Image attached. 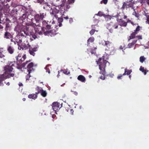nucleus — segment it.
I'll return each instance as SVG.
<instances>
[{"instance_id": "f257e3e1", "label": "nucleus", "mask_w": 149, "mask_h": 149, "mask_svg": "<svg viewBox=\"0 0 149 149\" xmlns=\"http://www.w3.org/2000/svg\"><path fill=\"white\" fill-rule=\"evenodd\" d=\"M26 30V31H24L23 33H19L16 37L18 39H16V42L18 45V49L19 50L28 49L30 46L29 44L27 38L26 36H24L23 33L26 35L30 36L32 37L33 39H32L31 38V39L32 40L35 39L37 38L32 30H30L29 28H27Z\"/></svg>"}, {"instance_id": "f03ea898", "label": "nucleus", "mask_w": 149, "mask_h": 149, "mask_svg": "<svg viewBox=\"0 0 149 149\" xmlns=\"http://www.w3.org/2000/svg\"><path fill=\"white\" fill-rule=\"evenodd\" d=\"M16 63L15 62H11L8 64L4 68L5 72L3 74L0 76V81L4 79L8 78L11 77H13L14 75L13 72V67L14 66Z\"/></svg>"}, {"instance_id": "7ed1b4c3", "label": "nucleus", "mask_w": 149, "mask_h": 149, "mask_svg": "<svg viewBox=\"0 0 149 149\" xmlns=\"http://www.w3.org/2000/svg\"><path fill=\"white\" fill-rule=\"evenodd\" d=\"M105 54L102 56V58H100L98 60L96 61L97 63L99 65V69L100 70V73L102 74L100 78L102 80H104L105 79L104 74L105 73V68L106 66V63L107 62L106 61L108 58V55H106V56Z\"/></svg>"}, {"instance_id": "20e7f679", "label": "nucleus", "mask_w": 149, "mask_h": 149, "mask_svg": "<svg viewBox=\"0 0 149 149\" xmlns=\"http://www.w3.org/2000/svg\"><path fill=\"white\" fill-rule=\"evenodd\" d=\"M50 14L51 16L53 17V21L52 23L54 24L55 21L57 19V21L59 23L58 25L59 27L62 26V24L61 22L63 21V19L62 17H58V15L59 14V11L56 8H54L50 10Z\"/></svg>"}, {"instance_id": "39448f33", "label": "nucleus", "mask_w": 149, "mask_h": 149, "mask_svg": "<svg viewBox=\"0 0 149 149\" xmlns=\"http://www.w3.org/2000/svg\"><path fill=\"white\" fill-rule=\"evenodd\" d=\"M32 15L31 14L29 15L27 13L23 14L22 16L20 17V19L22 22H25V24L28 26H31L34 27L36 24L34 23V19L33 18H31V16Z\"/></svg>"}, {"instance_id": "423d86ee", "label": "nucleus", "mask_w": 149, "mask_h": 149, "mask_svg": "<svg viewBox=\"0 0 149 149\" xmlns=\"http://www.w3.org/2000/svg\"><path fill=\"white\" fill-rule=\"evenodd\" d=\"M36 25L34 27V30L36 31V33L38 34L39 35H41L42 33H44L45 35H47L48 34H51L50 35H56V33H55V31L54 30L52 31L49 30H45L42 27H41L40 26H36V27H35ZM34 27V26H33Z\"/></svg>"}, {"instance_id": "0eeeda50", "label": "nucleus", "mask_w": 149, "mask_h": 149, "mask_svg": "<svg viewBox=\"0 0 149 149\" xmlns=\"http://www.w3.org/2000/svg\"><path fill=\"white\" fill-rule=\"evenodd\" d=\"M100 44L104 46H106L109 48V49H111V50H114V48L113 47L112 44L111 42L109 41H105L104 40H102L100 42ZM106 50H108L107 49Z\"/></svg>"}, {"instance_id": "6e6552de", "label": "nucleus", "mask_w": 149, "mask_h": 149, "mask_svg": "<svg viewBox=\"0 0 149 149\" xmlns=\"http://www.w3.org/2000/svg\"><path fill=\"white\" fill-rule=\"evenodd\" d=\"M45 14L44 13H40V15L39 14L36 15L34 16V19L33 18V19H34V23H35V22L39 23L45 17Z\"/></svg>"}, {"instance_id": "1a4fd4ad", "label": "nucleus", "mask_w": 149, "mask_h": 149, "mask_svg": "<svg viewBox=\"0 0 149 149\" xmlns=\"http://www.w3.org/2000/svg\"><path fill=\"white\" fill-rule=\"evenodd\" d=\"M36 90L38 91L37 94L40 93L41 95L44 97H45L47 96V91L43 90L42 88L37 86L36 88Z\"/></svg>"}, {"instance_id": "9d476101", "label": "nucleus", "mask_w": 149, "mask_h": 149, "mask_svg": "<svg viewBox=\"0 0 149 149\" xmlns=\"http://www.w3.org/2000/svg\"><path fill=\"white\" fill-rule=\"evenodd\" d=\"M2 19L3 20V24H6L5 30L7 31L10 26V21L7 18H5L4 19L2 18Z\"/></svg>"}, {"instance_id": "9b49d317", "label": "nucleus", "mask_w": 149, "mask_h": 149, "mask_svg": "<svg viewBox=\"0 0 149 149\" xmlns=\"http://www.w3.org/2000/svg\"><path fill=\"white\" fill-rule=\"evenodd\" d=\"M59 103L57 102H53L52 105V107L53 111H54V113H56V111L59 109L60 105Z\"/></svg>"}, {"instance_id": "f8f14e48", "label": "nucleus", "mask_w": 149, "mask_h": 149, "mask_svg": "<svg viewBox=\"0 0 149 149\" xmlns=\"http://www.w3.org/2000/svg\"><path fill=\"white\" fill-rule=\"evenodd\" d=\"M26 58L25 55L19 54L17 57L16 59L19 63H21L25 60Z\"/></svg>"}, {"instance_id": "ddd939ff", "label": "nucleus", "mask_w": 149, "mask_h": 149, "mask_svg": "<svg viewBox=\"0 0 149 149\" xmlns=\"http://www.w3.org/2000/svg\"><path fill=\"white\" fill-rule=\"evenodd\" d=\"M55 8H56L59 11H60V13L62 15H64V13L65 12V9L64 6H63L61 5L60 6H55Z\"/></svg>"}, {"instance_id": "4468645a", "label": "nucleus", "mask_w": 149, "mask_h": 149, "mask_svg": "<svg viewBox=\"0 0 149 149\" xmlns=\"http://www.w3.org/2000/svg\"><path fill=\"white\" fill-rule=\"evenodd\" d=\"M54 8H55V7H51V6L47 3H44V6L43 7L44 9L46 10H49L50 11V9H53Z\"/></svg>"}, {"instance_id": "2eb2a0df", "label": "nucleus", "mask_w": 149, "mask_h": 149, "mask_svg": "<svg viewBox=\"0 0 149 149\" xmlns=\"http://www.w3.org/2000/svg\"><path fill=\"white\" fill-rule=\"evenodd\" d=\"M33 63L32 62L30 63L27 65V70L29 73L34 70L33 68Z\"/></svg>"}, {"instance_id": "dca6fc26", "label": "nucleus", "mask_w": 149, "mask_h": 149, "mask_svg": "<svg viewBox=\"0 0 149 149\" xmlns=\"http://www.w3.org/2000/svg\"><path fill=\"white\" fill-rule=\"evenodd\" d=\"M4 37L7 39H9L10 38H12L13 36L10 33L6 31L4 33Z\"/></svg>"}, {"instance_id": "f3484780", "label": "nucleus", "mask_w": 149, "mask_h": 149, "mask_svg": "<svg viewBox=\"0 0 149 149\" xmlns=\"http://www.w3.org/2000/svg\"><path fill=\"white\" fill-rule=\"evenodd\" d=\"M7 50L8 53L10 54H13L15 51L13 47L10 45H8L7 47Z\"/></svg>"}, {"instance_id": "a211bd4d", "label": "nucleus", "mask_w": 149, "mask_h": 149, "mask_svg": "<svg viewBox=\"0 0 149 149\" xmlns=\"http://www.w3.org/2000/svg\"><path fill=\"white\" fill-rule=\"evenodd\" d=\"M37 92H36L35 94H29L28 96V98L30 99H32L34 100H35L38 97L37 95L38 94H37Z\"/></svg>"}, {"instance_id": "6ab92c4d", "label": "nucleus", "mask_w": 149, "mask_h": 149, "mask_svg": "<svg viewBox=\"0 0 149 149\" xmlns=\"http://www.w3.org/2000/svg\"><path fill=\"white\" fill-rule=\"evenodd\" d=\"M77 79L82 82H84L86 80L85 78L82 75H79Z\"/></svg>"}, {"instance_id": "aec40b11", "label": "nucleus", "mask_w": 149, "mask_h": 149, "mask_svg": "<svg viewBox=\"0 0 149 149\" xmlns=\"http://www.w3.org/2000/svg\"><path fill=\"white\" fill-rule=\"evenodd\" d=\"M137 41V40H134L132 42L128 44L127 46V47L129 48H130L133 47L134 46V44L136 43Z\"/></svg>"}, {"instance_id": "412c9836", "label": "nucleus", "mask_w": 149, "mask_h": 149, "mask_svg": "<svg viewBox=\"0 0 149 149\" xmlns=\"http://www.w3.org/2000/svg\"><path fill=\"white\" fill-rule=\"evenodd\" d=\"M18 10L17 9L14 8L10 12V15L12 16L15 17L17 14Z\"/></svg>"}, {"instance_id": "4be33fe9", "label": "nucleus", "mask_w": 149, "mask_h": 149, "mask_svg": "<svg viewBox=\"0 0 149 149\" xmlns=\"http://www.w3.org/2000/svg\"><path fill=\"white\" fill-rule=\"evenodd\" d=\"M139 70L143 72L145 75H146L147 72H148V70H146V69H144V67H143L142 66H141Z\"/></svg>"}, {"instance_id": "5701e85b", "label": "nucleus", "mask_w": 149, "mask_h": 149, "mask_svg": "<svg viewBox=\"0 0 149 149\" xmlns=\"http://www.w3.org/2000/svg\"><path fill=\"white\" fill-rule=\"evenodd\" d=\"M120 25L121 26H126L127 25V23L126 22H125L124 21H123L122 20V19H120V21H119Z\"/></svg>"}, {"instance_id": "b1692460", "label": "nucleus", "mask_w": 149, "mask_h": 149, "mask_svg": "<svg viewBox=\"0 0 149 149\" xmlns=\"http://www.w3.org/2000/svg\"><path fill=\"white\" fill-rule=\"evenodd\" d=\"M132 72V70H128L127 69H125V72L123 74V75H124L126 74L129 75Z\"/></svg>"}, {"instance_id": "393cba45", "label": "nucleus", "mask_w": 149, "mask_h": 149, "mask_svg": "<svg viewBox=\"0 0 149 149\" xmlns=\"http://www.w3.org/2000/svg\"><path fill=\"white\" fill-rule=\"evenodd\" d=\"M95 25H93L92 26V27L93 28H95ZM95 31H96L97 32L98 31L97 30L96 31L95 29H92V30L90 31L89 33L91 35H93L95 32Z\"/></svg>"}, {"instance_id": "a878e982", "label": "nucleus", "mask_w": 149, "mask_h": 149, "mask_svg": "<svg viewBox=\"0 0 149 149\" xmlns=\"http://www.w3.org/2000/svg\"><path fill=\"white\" fill-rule=\"evenodd\" d=\"M94 38L93 37H91L88 40V45L89 43L91 42H92L94 41Z\"/></svg>"}, {"instance_id": "bb28decb", "label": "nucleus", "mask_w": 149, "mask_h": 149, "mask_svg": "<svg viewBox=\"0 0 149 149\" xmlns=\"http://www.w3.org/2000/svg\"><path fill=\"white\" fill-rule=\"evenodd\" d=\"M146 59V58L143 56H142L140 57L139 61L141 63H143Z\"/></svg>"}, {"instance_id": "cd10ccee", "label": "nucleus", "mask_w": 149, "mask_h": 149, "mask_svg": "<svg viewBox=\"0 0 149 149\" xmlns=\"http://www.w3.org/2000/svg\"><path fill=\"white\" fill-rule=\"evenodd\" d=\"M137 32H134L131 34L130 36V39H132L135 37V35L137 33Z\"/></svg>"}, {"instance_id": "c85d7f7f", "label": "nucleus", "mask_w": 149, "mask_h": 149, "mask_svg": "<svg viewBox=\"0 0 149 149\" xmlns=\"http://www.w3.org/2000/svg\"><path fill=\"white\" fill-rule=\"evenodd\" d=\"M104 17L105 18L106 20H108L109 19H111V16L109 15H104Z\"/></svg>"}, {"instance_id": "c756f323", "label": "nucleus", "mask_w": 149, "mask_h": 149, "mask_svg": "<svg viewBox=\"0 0 149 149\" xmlns=\"http://www.w3.org/2000/svg\"><path fill=\"white\" fill-rule=\"evenodd\" d=\"M104 14L102 12L100 11H99L97 14L95 15H97L100 16H104Z\"/></svg>"}, {"instance_id": "7c9ffc66", "label": "nucleus", "mask_w": 149, "mask_h": 149, "mask_svg": "<svg viewBox=\"0 0 149 149\" xmlns=\"http://www.w3.org/2000/svg\"><path fill=\"white\" fill-rule=\"evenodd\" d=\"M43 26L42 27L44 29V28L48 24L45 21H43L42 22Z\"/></svg>"}, {"instance_id": "2f4dec72", "label": "nucleus", "mask_w": 149, "mask_h": 149, "mask_svg": "<svg viewBox=\"0 0 149 149\" xmlns=\"http://www.w3.org/2000/svg\"><path fill=\"white\" fill-rule=\"evenodd\" d=\"M63 71V72L65 74H70V72L69 71H68L67 70H62Z\"/></svg>"}, {"instance_id": "473e14b6", "label": "nucleus", "mask_w": 149, "mask_h": 149, "mask_svg": "<svg viewBox=\"0 0 149 149\" xmlns=\"http://www.w3.org/2000/svg\"><path fill=\"white\" fill-rule=\"evenodd\" d=\"M29 52L30 54L33 55V56H35V53H34V52L31 50V49H30Z\"/></svg>"}, {"instance_id": "72a5a7b5", "label": "nucleus", "mask_w": 149, "mask_h": 149, "mask_svg": "<svg viewBox=\"0 0 149 149\" xmlns=\"http://www.w3.org/2000/svg\"><path fill=\"white\" fill-rule=\"evenodd\" d=\"M51 28V26L48 24L44 28V30H47V29H49Z\"/></svg>"}, {"instance_id": "f704fd0d", "label": "nucleus", "mask_w": 149, "mask_h": 149, "mask_svg": "<svg viewBox=\"0 0 149 149\" xmlns=\"http://www.w3.org/2000/svg\"><path fill=\"white\" fill-rule=\"evenodd\" d=\"M31 77V76L30 75V73H29V74H27L26 77V81L28 80L29 79V78Z\"/></svg>"}, {"instance_id": "c9c22d12", "label": "nucleus", "mask_w": 149, "mask_h": 149, "mask_svg": "<svg viewBox=\"0 0 149 149\" xmlns=\"http://www.w3.org/2000/svg\"><path fill=\"white\" fill-rule=\"evenodd\" d=\"M11 6L13 7H16L17 5L16 4L14 3L13 2H12L11 3Z\"/></svg>"}, {"instance_id": "e433bc0d", "label": "nucleus", "mask_w": 149, "mask_h": 149, "mask_svg": "<svg viewBox=\"0 0 149 149\" xmlns=\"http://www.w3.org/2000/svg\"><path fill=\"white\" fill-rule=\"evenodd\" d=\"M68 3H73L74 2V0H68Z\"/></svg>"}, {"instance_id": "4c0bfd02", "label": "nucleus", "mask_w": 149, "mask_h": 149, "mask_svg": "<svg viewBox=\"0 0 149 149\" xmlns=\"http://www.w3.org/2000/svg\"><path fill=\"white\" fill-rule=\"evenodd\" d=\"M140 27L139 26H138L136 29L134 31V32H137V31H139L140 30Z\"/></svg>"}, {"instance_id": "58836bf2", "label": "nucleus", "mask_w": 149, "mask_h": 149, "mask_svg": "<svg viewBox=\"0 0 149 149\" xmlns=\"http://www.w3.org/2000/svg\"><path fill=\"white\" fill-rule=\"evenodd\" d=\"M10 41L11 42H13L15 45L17 43L16 40V41H14L12 38H11Z\"/></svg>"}, {"instance_id": "ea45409f", "label": "nucleus", "mask_w": 149, "mask_h": 149, "mask_svg": "<svg viewBox=\"0 0 149 149\" xmlns=\"http://www.w3.org/2000/svg\"><path fill=\"white\" fill-rule=\"evenodd\" d=\"M107 1H108V0H102V1L103 2V3L105 4H106L107 3ZM102 1H101V3H102Z\"/></svg>"}, {"instance_id": "a19ab883", "label": "nucleus", "mask_w": 149, "mask_h": 149, "mask_svg": "<svg viewBox=\"0 0 149 149\" xmlns=\"http://www.w3.org/2000/svg\"><path fill=\"white\" fill-rule=\"evenodd\" d=\"M31 50L35 52L37 51V48L34 47L33 48L31 49Z\"/></svg>"}, {"instance_id": "79ce46f5", "label": "nucleus", "mask_w": 149, "mask_h": 149, "mask_svg": "<svg viewBox=\"0 0 149 149\" xmlns=\"http://www.w3.org/2000/svg\"><path fill=\"white\" fill-rule=\"evenodd\" d=\"M71 92H72L73 93V94L75 95H78V93L76 91H73L72 90L71 91Z\"/></svg>"}, {"instance_id": "37998d69", "label": "nucleus", "mask_w": 149, "mask_h": 149, "mask_svg": "<svg viewBox=\"0 0 149 149\" xmlns=\"http://www.w3.org/2000/svg\"><path fill=\"white\" fill-rule=\"evenodd\" d=\"M4 56V55L1 52H0V57L3 58Z\"/></svg>"}, {"instance_id": "c03bdc74", "label": "nucleus", "mask_w": 149, "mask_h": 149, "mask_svg": "<svg viewBox=\"0 0 149 149\" xmlns=\"http://www.w3.org/2000/svg\"><path fill=\"white\" fill-rule=\"evenodd\" d=\"M73 19H72V18H70L69 19V22L70 23H71L73 22Z\"/></svg>"}, {"instance_id": "a18cd8bd", "label": "nucleus", "mask_w": 149, "mask_h": 149, "mask_svg": "<svg viewBox=\"0 0 149 149\" xmlns=\"http://www.w3.org/2000/svg\"><path fill=\"white\" fill-rule=\"evenodd\" d=\"M123 75H119L118 77H117V78L118 79H120L121 77H122V76Z\"/></svg>"}, {"instance_id": "49530a36", "label": "nucleus", "mask_w": 149, "mask_h": 149, "mask_svg": "<svg viewBox=\"0 0 149 149\" xmlns=\"http://www.w3.org/2000/svg\"><path fill=\"white\" fill-rule=\"evenodd\" d=\"M113 27L114 29H116L118 28V26L117 25H114L113 26Z\"/></svg>"}, {"instance_id": "de8ad7c7", "label": "nucleus", "mask_w": 149, "mask_h": 149, "mask_svg": "<svg viewBox=\"0 0 149 149\" xmlns=\"http://www.w3.org/2000/svg\"><path fill=\"white\" fill-rule=\"evenodd\" d=\"M137 38L139 39H142V37L141 36H137Z\"/></svg>"}, {"instance_id": "09e8293b", "label": "nucleus", "mask_w": 149, "mask_h": 149, "mask_svg": "<svg viewBox=\"0 0 149 149\" xmlns=\"http://www.w3.org/2000/svg\"><path fill=\"white\" fill-rule=\"evenodd\" d=\"M28 62L27 61L26 63H23V65L24 67H25V66H26V65L27 64Z\"/></svg>"}, {"instance_id": "8fccbe9b", "label": "nucleus", "mask_w": 149, "mask_h": 149, "mask_svg": "<svg viewBox=\"0 0 149 149\" xmlns=\"http://www.w3.org/2000/svg\"><path fill=\"white\" fill-rule=\"evenodd\" d=\"M19 85L20 86H23V84L22 83L19 82Z\"/></svg>"}, {"instance_id": "3c124183", "label": "nucleus", "mask_w": 149, "mask_h": 149, "mask_svg": "<svg viewBox=\"0 0 149 149\" xmlns=\"http://www.w3.org/2000/svg\"><path fill=\"white\" fill-rule=\"evenodd\" d=\"M146 23L149 24V18H148L146 21Z\"/></svg>"}, {"instance_id": "603ef678", "label": "nucleus", "mask_w": 149, "mask_h": 149, "mask_svg": "<svg viewBox=\"0 0 149 149\" xmlns=\"http://www.w3.org/2000/svg\"><path fill=\"white\" fill-rule=\"evenodd\" d=\"M147 45H148V46H147L146 47V48H149V41L148 42V44H147Z\"/></svg>"}, {"instance_id": "864d4df0", "label": "nucleus", "mask_w": 149, "mask_h": 149, "mask_svg": "<svg viewBox=\"0 0 149 149\" xmlns=\"http://www.w3.org/2000/svg\"><path fill=\"white\" fill-rule=\"evenodd\" d=\"M70 111L71 112L72 114V115L73 114V111H73V110L72 109H70Z\"/></svg>"}, {"instance_id": "5fc2aeb1", "label": "nucleus", "mask_w": 149, "mask_h": 149, "mask_svg": "<svg viewBox=\"0 0 149 149\" xmlns=\"http://www.w3.org/2000/svg\"><path fill=\"white\" fill-rule=\"evenodd\" d=\"M63 18L66 19H68V16H67L65 17H64Z\"/></svg>"}, {"instance_id": "6e6d98bb", "label": "nucleus", "mask_w": 149, "mask_h": 149, "mask_svg": "<svg viewBox=\"0 0 149 149\" xmlns=\"http://www.w3.org/2000/svg\"><path fill=\"white\" fill-rule=\"evenodd\" d=\"M38 3H42V1H40L39 0H38Z\"/></svg>"}, {"instance_id": "4d7b16f0", "label": "nucleus", "mask_w": 149, "mask_h": 149, "mask_svg": "<svg viewBox=\"0 0 149 149\" xmlns=\"http://www.w3.org/2000/svg\"><path fill=\"white\" fill-rule=\"evenodd\" d=\"M146 2L147 4L149 6V0H147Z\"/></svg>"}, {"instance_id": "13d9d810", "label": "nucleus", "mask_w": 149, "mask_h": 149, "mask_svg": "<svg viewBox=\"0 0 149 149\" xmlns=\"http://www.w3.org/2000/svg\"><path fill=\"white\" fill-rule=\"evenodd\" d=\"M123 17L124 19H126L127 17L126 15H124Z\"/></svg>"}, {"instance_id": "bf43d9fd", "label": "nucleus", "mask_w": 149, "mask_h": 149, "mask_svg": "<svg viewBox=\"0 0 149 149\" xmlns=\"http://www.w3.org/2000/svg\"><path fill=\"white\" fill-rule=\"evenodd\" d=\"M55 28L57 29L58 28V26L57 25H56L55 26Z\"/></svg>"}, {"instance_id": "052dcab7", "label": "nucleus", "mask_w": 149, "mask_h": 149, "mask_svg": "<svg viewBox=\"0 0 149 149\" xmlns=\"http://www.w3.org/2000/svg\"><path fill=\"white\" fill-rule=\"evenodd\" d=\"M49 66V65H47L45 67V69L47 70V67Z\"/></svg>"}, {"instance_id": "680f3d73", "label": "nucleus", "mask_w": 149, "mask_h": 149, "mask_svg": "<svg viewBox=\"0 0 149 149\" xmlns=\"http://www.w3.org/2000/svg\"><path fill=\"white\" fill-rule=\"evenodd\" d=\"M123 47L122 46H120V49H123Z\"/></svg>"}, {"instance_id": "e2e57ef3", "label": "nucleus", "mask_w": 149, "mask_h": 149, "mask_svg": "<svg viewBox=\"0 0 149 149\" xmlns=\"http://www.w3.org/2000/svg\"><path fill=\"white\" fill-rule=\"evenodd\" d=\"M22 100H23V101H24L26 100V99L25 98H23L22 99Z\"/></svg>"}, {"instance_id": "0e129e2a", "label": "nucleus", "mask_w": 149, "mask_h": 149, "mask_svg": "<svg viewBox=\"0 0 149 149\" xmlns=\"http://www.w3.org/2000/svg\"><path fill=\"white\" fill-rule=\"evenodd\" d=\"M9 84H10L9 82H7L6 84V85H8V86H9Z\"/></svg>"}, {"instance_id": "69168bd1", "label": "nucleus", "mask_w": 149, "mask_h": 149, "mask_svg": "<svg viewBox=\"0 0 149 149\" xmlns=\"http://www.w3.org/2000/svg\"><path fill=\"white\" fill-rule=\"evenodd\" d=\"M46 72H48V73H50V71L49 70L48 71H47V70H46Z\"/></svg>"}, {"instance_id": "338daca9", "label": "nucleus", "mask_w": 149, "mask_h": 149, "mask_svg": "<svg viewBox=\"0 0 149 149\" xmlns=\"http://www.w3.org/2000/svg\"><path fill=\"white\" fill-rule=\"evenodd\" d=\"M55 115H53L52 116V118H53L54 117H55Z\"/></svg>"}, {"instance_id": "774afa93", "label": "nucleus", "mask_w": 149, "mask_h": 149, "mask_svg": "<svg viewBox=\"0 0 149 149\" xmlns=\"http://www.w3.org/2000/svg\"><path fill=\"white\" fill-rule=\"evenodd\" d=\"M129 78L130 79H131V75H130L129 76Z\"/></svg>"}]
</instances>
